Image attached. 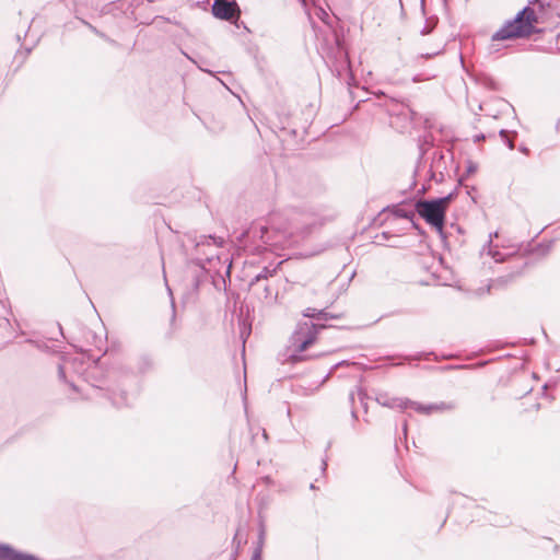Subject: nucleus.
Returning <instances> with one entry per match:
<instances>
[{"label":"nucleus","mask_w":560,"mask_h":560,"mask_svg":"<svg viewBox=\"0 0 560 560\" xmlns=\"http://www.w3.org/2000/svg\"><path fill=\"white\" fill-rule=\"evenodd\" d=\"M268 224H252L237 237L240 245L253 254H260L283 246L287 238L294 233L291 226L282 224L280 213L270 214Z\"/></svg>","instance_id":"1"},{"label":"nucleus","mask_w":560,"mask_h":560,"mask_svg":"<svg viewBox=\"0 0 560 560\" xmlns=\"http://www.w3.org/2000/svg\"><path fill=\"white\" fill-rule=\"evenodd\" d=\"M537 22L535 11L528 5L522 9L512 20L506 21L491 36L488 46L489 54H495L501 50L500 42L528 37L534 33V24Z\"/></svg>","instance_id":"2"},{"label":"nucleus","mask_w":560,"mask_h":560,"mask_svg":"<svg viewBox=\"0 0 560 560\" xmlns=\"http://www.w3.org/2000/svg\"><path fill=\"white\" fill-rule=\"evenodd\" d=\"M453 198V194L436 199H420L416 202V212L430 224L442 240L451 235V231L445 230V213Z\"/></svg>","instance_id":"3"},{"label":"nucleus","mask_w":560,"mask_h":560,"mask_svg":"<svg viewBox=\"0 0 560 560\" xmlns=\"http://www.w3.org/2000/svg\"><path fill=\"white\" fill-rule=\"evenodd\" d=\"M196 264L201 267L212 278L217 289H226V281L230 280L232 261L228 254L202 258L196 257Z\"/></svg>","instance_id":"4"},{"label":"nucleus","mask_w":560,"mask_h":560,"mask_svg":"<svg viewBox=\"0 0 560 560\" xmlns=\"http://www.w3.org/2000/svg\"><path fill=\"white\" fill-rule=\"evenodd\" d=\"M324 324L311 322L300 323L291 337L292 353L291 359L296 362L303 360L302 353L308 346L313 345L317 338L319 329L325 328Z\"/></svg>","instance_id":"5"},{"label":"nucleus","mask_w":560,"mask_h":560,"mask_svg":"<svg viewBox=\"0 0 560 560\" xmlns=\"http://www.w3.org/2000/svg\"><path fill=\"white\" fill-rule=\"evenodd\" d=\"M83 361L78 358L63 357L58 364V377L60 381L69 384L73 390H77L73 375H80L83 371Z\"/></svg>","instance_id":"6"},{"label":"nucleus","mask_w":560,"mask_h":560,"mask_svg":"<svg viewBox=\"0 0 560 560\" xmlns=\"http://www.w3.org/2000/svg\"><path fill=\"white\" fill-rule=\"evenodd\" d=\"M214 18L236 23L241 18V8L236 0H214L211 7Z\"/></svg>","instance_id":"7"},{"label":"nucleus","mask_w":560,"mask_h":560,"mask_svg":"<svg viewBox=\"0 0 560 560\" xmlns=\"http://www.w3.org/2000/svg\"><path fill=\"white\" fill-rule=\"evenodd\" d=\"M388 113L392 116V126L401 129L408 128L412 124L416 115L408 105L402 103L394 104L393 108L388 109Z\"/></svg>","instance_id":"8"},{"label":"nucleus","mask_w":560,"mask_h":560,"mask_svg":"<svg viewBox=\"0 0 560 560\" xmlns=\"http://www.w3.org/2000/svg\"><path fill=\"white\" fill-rule=\"evenodd\" d=\"M222 240H218L217 237H213L211 235L200 236L199 241L196 243V257H202L207 258L210 256H213L215 258L217 255H220L218 253V248L221 246Z\"/></svg>","instance_id":"9"},{"label":"nucleus","mask_w":560,"mask_h":560,"mask_svg":"<svg viewBox=\"0 0 560 560\" xmlns=\"http://www.w3.org/2000/svg\"><path fill=\"white\" fill-rule=\"evenodd\" d=\"M0 560H39L33 555L23 553L10 545L0 544Z\"/></svg>","instance_id":"10"},{"label":"nucleus","mask_w":560,"mask_h":560,"mask_svg":"<svg viewBox=\"0 0 560 560\" xmlns=\"http://www.w3.org/2000/svg\"><path fill=\"white\" fill-rule=\"evenodd\" d=\"M377 402L388 408H399L401 410L408 408L409 399L388 397L387 395H378L376 398Z\"/></svg>","instance_id":"11"},{"label":"nucleus","mask_w":560,"mask_h":560,"mask_svg":"<svg viewBox=\"0 0 560 560\" xmlns=\"http://www.w3.org/2000/svg\"><path fill=\"white\" fill-rule=\"evenodd\" d=\"M408 408H412L413 410H416L419 413L430 415L433 411H438V410L444 409L445 408V404H441V405H438V404L423 405V404H420V402H417V401H412V400L409 399Z\"/></svg>","instance_id":"12"},{"label":"nucleus","mask_w":560,"mask_h":560,"mask_svg":"<svg viewBox=\"0 0 560 560\" xmlns=\"http://www.w3.org/2000/svg\"><path fill=\"white\" fill-rule=\"evenodd\" d=\"M107 395L108 399L117 408H121L128 405V397L124 390L117 393L116 389L112 388L107 390Z\"/></svg>","instance_id":"13"},{"label":"nucleus","mask_w":560,"mask_h":560,"mask_svg":"<svg viewBox=\"0 0 560 560\" xmlns=\"http://www.w3.org/2000/svg\"><path fill=\"white\" fill-rule=\"evenodd\" d=\"M497 237L498 233H490L489 234V241L482 248V254L487 250V254L491 256L495 262H501L505 259V255L499 252L498 249L492 248V237Z\"/></svg>","instance_id":"14"},{"label":"nucleus","mask_w":560,"mask_h":560,"mask_svg":"<svg viewBox=\"0 0 560 560\" xmlns=\"http://www.w3.org/2000/svg\"><path fill=\"white\" fill-rule=\"evenodd\" d=\"M273 272H276V268L269 269L268 267H264L262 270L252 279L250 285H254L261 280L268 279V277H271Z\"/></svg>","instance_id":"15"},{"label":"nucleus","mask_w":560,"mask_h":560,"mask_svg":"<svg viewBox=\"0 0 560 560\" xmlns=\"http://www.w3.org/2000/svg\"><path fill=\"white\" fill-rule=\"evenodd\" d=\"M152 366H153V361L150 357L144 355V357L140 358L139 365H138L140 373H145L147 371L151 370Z\"/></svg>","instance_id":"16"},{"label":"nucleus","mask_w":560,"mask_h":560,"mask_svg":"<svg viewBox=\"0 0 560 560\" xmlns=\"http://www.w3.org/2000/svg\"><path fill=\"white\" fill-rule=\"evenodd\" d=\"M395 215L398 217V218H405V219H409L412 221L413 217H415V212L411 211V210H406L404 208H397L395 211H394Z\"/></svg>","instance_id":"17"},{"label":"nucleus","mask_w":560,"mask_h":560,"mask_svg":"<svg viewBox=\"0 0 560 560\" xmlns=\"http://www.w3.org/2000/svg\"><path fill=\"white\" fill-rule=\"evenodd\" d=\"M317 315H318V320H323V322L340 318V315L326 312L325 310L318 311Z\"/></svg>","instance_id":"18"},{"label":"nucleus","mask_w":560,"mask_h":560,"mask_svg":"<svg viewBox=\"0 0 560 560\" xmlns=\"http://www.w3.org/2000/svg\"><path fill=\"white\" fill-rule=\"evenodd\" d=\"M82 23L85 24L92 32H94L100 37L113 43V40H110L108 37H106V35L104 33L100 32L95 26L91 25L90 23H88L84 20H82Z\"/></svg>","instance_id":"19"},{"label":"nucleus","mask_w":560,"mask_h":560,"mask_svg":"<svg viewBox=\"0 0 560 560\" xmlns=\"http://www.w3.org/2000/svg\"><path fill=\"white\" fill-rule=\"evenodd\" d=\"M318 311H319V310H316V308H313V307H307V308L304 311L303 315H304L305 317H310V318H313V319H317V320H318V315H317Z\"/></svg>","instance_id":"20"},{"label":"nucleus","mask_w":560,"mask_h":560,"mask_svg":"<svg viewBox=\"0 0 560 560\" xmlns=\"http://www.w3.org/2000/svg\"><path fill=\"white\" fill-rule=\"evenodd\" d=\"M500 136H501L502 138L506 139V140H505V142H506V144L509 145V148H510V149H513V148H514V143H513V141H512V140H510V139H508V132H506L504 129L500 130Z\"/></svg>","instance_id":"21"},{"label":"nucleus","mask_w":560,"mask_h":560,"mask_svg":"<svg viewBox=\"0 0 560 560\" xmlns=\"http://www.w3.org/2000/svg\"><path fill=\"white\" fill-rule=\"evenodd\" d=\"M250 560H261V550H260V548H257L253 552Z\"/></svg>","instance_id":"22"},{"label":"nucleus","mask_w":560,"mask_h":560,"mask_svg":"<svg viewBox=\"0 0 560 560\" xmlns=\"http://www.w3.org/2000/svg\"><path fill=\"white\" fill-rule=\"evenodd\" d=\"M424 145H431L430 140H429V137H428V136H424V137H423V143H421V144H420V150L422 151V153L425 151Z\"/></svg>","instance_id":"23"},{"label":"nucleus","mask_w":560,"mask_h":560,"mask_svg":"<svg viewBox=\"0 0 560 560\" xmlns=\"http://www.w3.org/2000/svg\"><path fill=\"white\" fill-rule=\"evenodd\" d=\"M440 54V51H434V52H429V54H421L419 57L420 58H425V59H430L434 56H438Z\"/></svg>","instance_id":"24"},{"label":"nucleus","mask_w":560,"mask_h":560,"mask_svg":"<svg viewBox=\"0 0 560 560\" xmlns=\"http://www.w3.org/2000/svg\"><path fill=\"white\" fill-rule=\"evenodd\" d=\"M264 291H265V298L268 299L272 295V291L270 290V288L268 285H266L264 288Z\"/></svg>","instance_id":"25"},{"label":"nucleus","mask_w":560,"mask_h":560,"mask_svg":"<svg viewBox=\"0 0 560 560\" xmlns=\"http://www.w3.org/2000/svg\"><path fill=\"white\" fill-rule=\"evenodd\" d=\"M192 285H194V290L197 291L198 288H199V280L197 277H194L192 279Z\"/></svg>","instance_id":"26"},{"label":"nucleus","mask_w":560,"mask_h":560,"mask_svg":"<svg viewBox=\"0 0 560 560\" xmlns=\"http://www.w3.org/2000/svg\"><path fill=\"white\" fill-rule=\"evenodd\" d=\"M450 229H451V230H456V231H457V233H462V229H460L458 225L454 224V223H452V224L450 225Z\"/></svg>","instance_id":"27"},{"label":"nucleus","mask_w":560,"mask_h":560,"mask_svg":"<svg viewBox=\"0 0 560 560\" xmlns=\"http://www.w3.org/2000/svg\"><path fill=\"white\" fill-rule=\"evenodd\" d=\"M326 469H327V460L323 459V462H322V471L325 474Z\"/></svg>","instance_id":"28"},{"label":"nucleus","mask_w":560,"mask_h":560,"mask_svg":"<svg viewBox=\"0 0 560 560\" xmlns=\"http://www.w3.org/2000/svg\"><path fill=\"white\" fill-rule=\"evenodd\" d=\"M95 397H98L100 394H103V389L102 388H95Z\"/></svg>","instance_id":"29"},{"label":"nucleus","mask_w":560,"mask_h":560,"mask_svg":"<svg viewBox=\"0 0 560 560\" xmlns=\"http://www.w3.org/2000/svg\"><path fill=\"white\" fill-rule=\"evenodd\" d=\"M429 32H430V30H429L427 26H424V27L422 28V31H421V34H422V35H425V34H428Z\"/></svg>","instance_id":"30"},{"label":"nucleus","mask_w":560,"mask_h":560,"mask_svg":"<svg viewBox=\"0 0 560 560\" xmlns=\"http://www.w3.org/2000/svg\"><path fill=\"white\" fill-rule=\"evenodd\" d=\"M358 395H359L360 400L362 401L364 398V394L361 392V389L358 390Z\"/></svg>","instance_id":"31"},{"label":"nucleus","mask_w":560,"mask_h":560,"mask_svg":"<svg viewBox=\"0 0 560 560\" xmlns=\"http://www.w3.org/2000/svg\"><path fill=\"white\" fill-rule=\"evenodd\" d=\"M498 281H500V280L498 279V280L493 281V283L487 288V291L489 292L491 287L494 285V283H497Z\"/></svg>","instance_id":"32"},{"label":"nucleus","mask_w":560,"mask_h":560,"mask_svg":"<svg viewBox=\"0 0 560 560\" xmlns=\"http://www.w3.org/2000/svg\"><path fill=\"white\" fill-rule=\"evenodd\" d=\"M349 398H350V400H351V401H353V400H354V393H353V392H351V393H350Z\"/></svg>","instance_id":"33"},{"label":"nucleus","mask_w":560,"mask_h":560,"mask_svg":"<svg viewBox=\"0 0 560 560\" xmlns=\"http://www.w3.org/2000/svg\"><path fill=\"white\" fill-rule=\"evenodd\" d=\"M402 430H404V433L406 434L407 433V423L406 422L404 423Z\"/></svg>","instance_id":"34"},{"label":"nucleus","mask_w":560,"mask_h":560,"mask_svg":"<svg viewBox=\"0 0 560 560\" xmlns=\"http://www.w3.org/2000/svg\"><path fill=\"white\" fill-rule=\"evenodd\" d=\"M198 68H199L200 70H202V71L207 72V73H211V71H210V70L202 69L200 66H198Z\"/></svg>","instance_id":"35"},{"label":"nucleus","mask_w":560,"mask_h":560,"mask_svg":"<svg viewBox=\"0 0 560 560\" xmlns=\"http://www.w3.org/2000/svg\"><path fill=\"white\" fill-rule=\"evenodd\" d=\"M303 7H306V0H299Z\"/></svg>","instance_id":"36"},{"label":"nucleus","mask_w":560,"mask_h":560,"mask_svg":"<svg viewBox=\"0 0 560 560\" xmlns=\"http://www.w3.org/2000/svg\"><path fill=\"white\" fill-rule=\"evenodd\" d=\"M351 413H352V417H353L354 419H357V412H355L354 410H352V412H351Z\"/></svg>","instance_id":"37"},{"label":"nucleus","mask_w":560,"mask_h":560,"mask_svg":"<svg viewBox=\"0 0 560 560\" xmlns=\"http://www.w3.org/2000/svg\"><path fill=\"white\" fill-rule=\"evenodd\" d=\"M383 237L386 238L387 237V233L386 232H383Z\"/></svg>","instance_id":"38"},{"label":"nucleus","mask_w":560,"mask_h":560,"mask_svg":"<svg viewBox=\"0 0 560 560\" xmlns=\"http://www.w3.org/2000/svg\"><path fill=\"white\" fill-rule=\"evenodd\" d=\"M310 488H311V489H315V485H314V483H311Z\"/></svg>","instance_id":"39"},{"label":"nucleus","mask_w":560,"mask_h":560,"mask_svg":"<svg viewBox=\"0 0 560 560\" xmlns=\"http://www.w3.org/2000/svg\"><path fill=\"white\" fill-rule=\"evenodd\" d=\"M559 40H560V34H559Z\"/></svg>","instance_id":"40"}]
</instances>
